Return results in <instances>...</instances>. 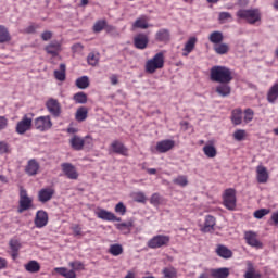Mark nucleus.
<instances>
[{"instance_id":"f257e3e1","label":"nucleus","mask_w":278,"mask_h":278,"mask_svg":"<svg viewBox=\"0 0 278 278\" xmlns=\"http://www.w3.org/2000/svg\"><path fill=\"white\" fill-rule=\"evenodd\" d=\"M210 79L215 84H231L233 81V73L227 66L215 65L210 71Z\"/></svg>"},{"instance_id":"f03ea898","label":"nucleus","mask_w":278,"mask_h":278,"mask_svg":"<svg viewBox=\"0 0 278 278\" xmlns=\"http://www.w3.org/2000/svg\"><path fill=\"white\" fill-rule=\"evenodd\" d=\"M165 55L166 51H160L154 55L153 59H149L144 66L146 73L153 75V73H156V71H162L165 64Z\"/></svg>"},{"instance_id":"7ed1b4c3","label":"nucleus","mask_w":278,"mask_h":278,"mask_svg":"<svg viewBox=\"0 0 278 278\" xmlns=\"http://www.w3.org/2000/svg\"><path fill=\"white\" fill-rule=\"evenodd\" d=\"M237 18L241 21H247L249 25H255V23H260L262 21V13L260 9H240L236 13Z\"/></svg>"},{"instance_id":"20e7f679","label":"nucleus","mask_w":278,"mask_h":278,"mask_svg":"<svg viewBox=\"0 0 278 278\" xmlns=\"http://www.w3.org/2000/svg\"><path fill=\"white\" fill-rule=\"evenodd\" d=\"M34 207V199L29 197L26 189L23 186L20 187V200H18V214H23V212H27Z\"/></svg>"},{"instance_id":"39448f33","label":"nucleus","mask_w":278,"mask_h":278,"mask_svg":"<svg viewBox=\"0 0 278 278\" xmlns=\"http://www.w3.org/2000/svg\"><path fill=\"white\" fill-rule=\"evenodd\" d=\"M86 144H92V137L87 135L85 137H79V135H74L70 139V146L74 151H84Z\"/></svg>"},{"instance_id":"423d86ee","label":"nucleus","mask_w":278,"mask_h":278,"mask_svg":"<svg viewBox=\"0 0 278 278\" xmlns=\"http://www.w3.org/2000/svg\"><path fill=\"white\" fill-rule=\"evenodd\" d=\"M168 244H170V236L156 235L148 241L147 247L149 249H162L168 247Z\"/></svg>"},{"instance_id":"0eeeda50","label":"nucleus","mask_w":278,"mask_h":278,"mask_svg":"<svg viewBox=\"0 0 278 278\" xmlns=\"http://www.w3.org/2000/svg\"><path fill=\"white\" fill-rule=\"evenodd\" d=\"M31 125H34V114H30V116L25 114L16 124L15 131L23 136V134H27L31 129Z\"/></svg>"},{"instance_id":"6e6552de","label":"nucleus","mask_w":278,"mask_h":278,"mask_svg":"<svg viewBox=\"0 0 278 278\" xmlns=\"http://www.w3.org/2000/svg\"><path fill=\"white\" fill-rule=\"evenodd\" d=\"M223 203L226 210H230L231 212L236 210V189L229 188L224 191Z\"/></svg>"},{"instance_id":"1a4fd4ad","label":"nucleus","mask_w":278,"mask_h":278,"mask_svg":"<svg viewBox=\"0 0 278 278\" xmlns=\"http://www.w3.org/2000/svg\"><path fill=\"white\" fill-rule=\"evenodd\" d=\"M34 127L35 129H37V131H41V132L49 131V129L53 127V122L51 121V116L43 115V116L36 117L34 119Z\"/></svg>"},{"instance_id":"9d476101","label":"nucleus","mask_w":278,"mask_h":278,"mask_svg":"<svg viewBox=\"0 0 278 278\" xmlns=\"http://www.w3.org/2000/svg\"><path fill=\"white\" fill-rule=\"evenodd\" d=\"M46 108L48 112H50L52 116H54V118L60 117V114H62V105L60 104V101H58V99L50 98L46 102Z\"/></svg>"},{"instance_id":"9b49d317","label":"nucleus","mask_w":278,"mask_h":278,"mask_svg":"<svg viewBox=\"0 0 278 278\" xmlns=\"http://www.w3.org/2000/svg\"><path fill=\"white\" fill-rule=\"evenodd\" d=\"M175 149V140L173 139H164L156 142L155 151L156 153H168V151H173Z\"/></svg>"},{"instance_id":"f8f14e48","label":"nucleus","mask_w":278,"mask_h":278,"mask_svg":"<svg viewBox=\"0 0 278 278\" xmlns=\"http://www.w3.org/2000/svg\"><path fill=\"white\" fill-rule=\"evenodd\" d=\"M110 149L112 153H116L117 155H123L124 157L129 156V149L125 147V143L121 142L119 140H114L111 143Z\"/></svg>"},{"instance_id":"ddd939ff","label":"nucleus","mask_w":278,"mask_h":278,"mask_svg":"<svg viewBox=\"0 0 278 278\" xmlns=\"http://www.w3.org/2000/svg\"><path fill=\"white\" fill-rule=\"evenodd\" d=\"M55 195V189L53 187L42 188L38 192V202L39 203H49L51 199Z\"/></svg>"},{"instance_id":"4468645a","label":"nucleus","mask_w":278,"mask_h":278,"mask_svg":"<svg viewBox=\"0 0 278 278\" xmlns=\"http://www.w3.org/2000/svg\"><path fill=\"white\" fill-rule=\"evenodd\" d=\"M96 216L97 218H100L101 220H108V222H116V223H121V217H117L114 213L104 210V208H98L96 211Z\"/></svg>"},{"instance_id":"2eb2a0df","label":"nucleus","mask_w":278,"mask_h":278,"mask_svg":"<svg viewBox=\"0 0 278 278\" xmlns=\"http://www.w3.org/2000/svg\"><path fill=\"white\" fill-rule=\"evenodd\" d=\"M61 168L67 179H79V173H77V168L72 163H62Z\"/></svg>"},{"instance_id":"dca6fc26","label":"nucleus","mask_w":278,"mask_h":278,"mask_svg":"<svg viewBox=\"0 0 278 278\" xmlns=\"http://www.w3.org/2000/svg\"><path fill=\"white\" fill-rule=\"evenodd\" d=\"M134 47L141 51H144L149 47V35L139 33L134 37Z\"/></svg>"},{"instance_id":"f3484780","label":"nucleus","mask_w":278,"mask_h":278,"mask_svg":"<svg viewBox=\"0 0 278 278\" xmlns=\"http://www.w3.org/2000/svg\"><path fill=\"white\" fill-rule=\"evenodd\" d=\"M244 240L249 247H253L254 249H262L264 247L262 241L257 240V232L245 231Z\"/></svg>"},{"instance_id":"a211bd4d","label":"nucleus","mask_w":278,"mask_h":278,"mask_svg":"<svg viewBox=\"0 0 278 278\" xmlns=\"http://www.w3.org/2000/svg\"><path fill=\"white\" fill-rule=\"evenodd\" d=\"M46 53L52 58H58L62 52V42L53 40L45 47Z\"/></svg>"},{"instance_id":"6ab92c4d","label":"nucleus","mask_w":278,"mask_h":278,"mask_svg":"<svg viewBox=\"0 0 278 278\" xmlns=\"http://www.w3.org/2000/svg\"><path fill=\"white\" fill-rule=\"evenodd\" d=\"M34 223L37 229H42V227H47V225L49 224V214L42 210L37 211Z\"/></svg>"},{"instance_id":"aec40b11","label":"nucleus","mask_w":278,"mask_h":278,"mask_svg":"<svg viewBox=\"0 0 278 278\" xmlns=\"http://www.w3.org/2000/svg\"><path fill=\"white\" fill-rule=\"evenodd\" d=\"M269 178L268 169L264 165L256 166L257 184H268Z\"/></svg>"},{"instance_id":"412c9836","label":"nucleus","mask_w":278,"mask_h":278,"mask_svg":"<svg viewBox=\"0 0 278 278\" xmlns=\"http://www.w3.org/2000/svg\"><path fill=\"white\" fill-rule=\"evenodd\" d=\"M216 227V217L212 215H206L204 220V226L201 228L203 233H212Z\"/></svg>"},{"instance_id":"4be33fe9","label":"nucleus","mask_w":278,"mask_h":278,"mask_svg":"<svg viewBox=\"0 0 278 278\" xmlns=\"http://www.w3.org/2000/svg\"><path fill=\"white\" fill-rule=\"evenodd\" d=\"M215 253L216 255H218V257H222L223 260H231V257H233V252L223 244H217Z\"/></svg>"},{"instance_id":"5701e85b","label":"nucleus","mask_w":278,"mask_h":278,"mask_svg":"<svg viewBox=\"0 0 278 278\" xmlns=\"http://www.w3.org/2000/svg\"><path fill=\"white\" fill-rule=\"evenodd\" d=\"M38 170H40V163H38V161H36L35 159L29 160L25 167L26 175H29V177H34V175H38Z\"/></svg>"},{"instance_id":"b1692460","label":"nucleus","mask_w":278,"mask_h":278,"mask_svg":"<svg viewBox=\"0 0 278 278\" xmlns=\"http://www.w3.org/2000/svg\"><path fill=\"white\" fill-rule=\"evenodd\" d=\"M156 42H163V45H168L170 42V30L166 28L159 29L155 34Z\"/></svg>"},{"instance_id":"393cba45","label":"nucleus","mask_w":278,"mask_h":278,"mask_svg":"<svg viewBox=\"0 0 278 278\" xmlns=\"http://www.w3.org/2000/svg\"><path fill=\"white\" fill-rule=\"evenodd\" d=\"M197 47V37H190L182 48V58H188V54L194 51Z\"/></svg>"},{"instance_id":"a878e982","label":"nucleus","mask_w":278,"mask_h":278,"mask_svg":"<svg viewBox=\"0 0 278 278\" xmlns=\"http://www.w3.org/2000/svg\"><path fill=\"white\" fill-rule=\"evenodd\" d=\"M215 92L223 98L229 97L231 94V86H229V83H219L215 88Z\"/></svg>"},{"instance_id":"bb28decb","label":"nucleus","mask_w":278,"mask_h":278,"mask_svg":"<svg viewBox=\"0 0 278 278\" xmlns=\"http://www.w3.org/2000/svg\"><path fill=\"white\" fill-rule=\"evenodd\" d=\"M132 29H149V17L141 15L134 22Z\"/></svg>"},{"instance_id":"cd10ccee","label":"nucleus","mask_w":278,"mask_h":278,"mask_svg":"<svg viewBox=\"0 0 278 278\" xmlns=\"http://www.w3.org/2000/svg\"><path fill=\"white\" fill-rule=\"evenodd\" d=\"M243 277L244 278H262V273L255 270V266H253V263L248 262L247 271Z\"/></svg>"},{"instance_id":"c85d7f7f","label":"nucleus","mask_w":278,"mask_h":278,"mask_svg":"<svg viewBox=\"0 0 278 278\" xmlns=\"http://www.w3.org/2000/svg\"><path fill=\"white\" fill-rule=\"evenodd\" d=\"M211 277L213 278H228L229 277V268L222 267L217 269H211Z\"/></svg>"},{"instance_id":"c756f323","label":"nucleus","mask_w":278,"mask_h":278,"mask_svg":"<svg viewBox=\"0 0 278 278\" xmlns=\"http://www.w3.org/2000/svg\"><path fill=\"white\" fill-rule=\"evenodd\" d=\"M278 99V83H275L267 92L268 103H275Z\"/></svg>"},{"instance_id":"7c9ffc66","label":"nucleus","mask_w":278,"mask_h":278,"mask_svg":"<svg viewBox=\"0 0 278 278\" xmlns=\"http://www.w3.org/2000/svg\"><path fill=\"white\" fill-rule=\"evenodd\" d=\"M11 40L12 35H10V30H8V27L0 25V45L10 42Z\"/></svg>"},{"instance_id":"2f4dec72","label":"nucleus","mask_w":278,"mask_h":278,"mask_svg":"<svg viewBox=\"0 0 278 278\" xmlns=\"http://www.w3.org/2000/svg\"><path fill=\"white\" fill-rule=\"evenodd\" d=\"M54 270H55V273L61 275V277L77 278V274H75V270H73V269L68 270L65 267H56V268H54Z\"/></svg>"},{"instance_id":"473e14b6","label":"nucleus","mask_w":278,"mask_h":278,"mask_svg":"<svg viewBox=\"0 0 278 278\" xmlns=\"http://www.w3.org/2000/svg\"><path fill=\"white\" fill-rule=\"evenodd\" d=\"M86 118H88V109L86 106L78 108L75 113V119L78 123H84V121H86Z\"/></svg>"},{"instance_id":"72a5a7b5","label":"nucleus","mask_w":278,"mask_h":278,"mask_svg":"<svg viewBox=\"0 0 278 278\" xmlns=\"http://www.w3.org/2000/svg\"><path fill=\"white\" fill-rule=\"evenodd\" d=\"M54 77L58 81H66V64H60V70L54 71Z\"/></svg>"},{"instance_id":"f704fd0d","label":"nucleus","mask_w":278,"mask_h":278,"mask_svg":"<svg viewBox=\"0 0 278 278\" xmlns=\"http://www.w3.org/2000/svg\"><path fill=\"white\" fill-rule=\"evenodd\" d=\"M116 229H118V231H123L124 233H131V229H134V220L117 224Z\"/></svg>"},{"instance_id":"c9c22d12","label":"nucleus","mask_w":278,"mask_h":278,"mask_svg":"<svg viewBox=\"0 0 278 278\" xmlns=\"http://www.w3.org/2000/svg\"><path fill=\"white\" fill-rule=\"evenodd\" d=\"M208 40L213 45H220V42H223V40H225V36H223V34L220 31L215 30L210 34Z\"/></svg>"},{"instance_id":"e433bc0d","label":"nucleus","mask_w":278,"mask_h":278,"mask_svg":"<svg viewBox=\"0 0 278 278\" xmlns=\"http://www.w3.org/2000/svg\"><path fill=\"white\" fill-rule=\"evenodd\" d=\"M213 49L217 55H227V53H229V45L227 43H217L213 47Z\"/></svg>"},{"instance_id":"4c0bfd02","label":"nucleus","mask_w":278,"mask_h":278,"mask_svg":"<svg viewBox=\"0 0 278 278\" xmlns=\"http://www.w3.org/2000/svg\"><path fill=\"white\" fill-rule=\"evenodd\" d=\"M73 101L77 104L84 105L88 103V94L84 91H79L73 96Z\"/></svg>"},{"instance_id":"58836bf2","label":"nucleus","mask_w":278,"mask_h":278,"mask_svg":"<svg viewBox=\"0 0 278 278\" xmlns=\"http://www.w3.org/2000/svg\"><path fill=\"white\" fill-rule=\"evenodd\" d=\"M231 121L235 125H242V109L232 110Z\"/></svg>"},{"instance_id":"ea45409f","label":"nucleus","mask_w":278,"mask_h":278,"mask_svg":"<svg viewBox=\"0 0 278 278\" xmlns=\"http://www.w3.org/2000/svg\"><path fill=\"white\" fill-rule=\"evenodd\" d=\"M27 273H40V263L38 261H30L25 265Z\"/></svg>"},{"instance_id":"a19ab883","label":"nucleus","mask_w":278,"mask_h":278,"mask_svg":"<svg viewBox=\"0 0 278 278\" xmlns=\"http://www.w3.org/2000/svg\"><path fill=\"white\" fill-rule=\"evenodd\" d=\"M203 153L204 155H206V157H216L217 155V151H216V147H214L213 144H206L203 147Z\"/></svg>"},{"instance_id":"79ce46f5","label":"nucleus","mask_w":278,"mask_h":278,"mask_svg":"<svg viewBox=\"0 0 278 278\" xmlns=\"http://www.w3.org/2000/svg\"><path fill=\"white\" fill-rule=\"evenodd\" d=\"M76 86L80 90H86V88H88V86H90V80L88 79V76H81V77L77 78Z\"/></svg>"},{"instance_id":"37998d69","label":"nucleus","mask_w":278,"mask_h":278,"mask_svg":"<svg viewBox=\"0 0 278 278\" xmlns=\"http://www.w3.org/2000/svg\"><path fill=\"white\" fill-rule=\"evenodd\" d=\"M109 253L114 257H118V255H123V245L118 243L112 244L109 249Z\"/></svg>"},{"instance_id":"c03bdc74","label":"nucleus","mask_w":278,"mask_h":278,"mask_svg":"<svg viewBox=\"0 0 278 278\" xmlns=\"http://www.w3.org/2000/svg\"><path fill=\"white\" fill-rule=\"evenodd\" d=\"M99 60H100V54L96 52H91L87 56V62L89 66H97V64H99Z\"/></svg>"},{"instance_id":"a18cd8bd","label":"nucleus","mask_w":278,"mask_h":278,"mask_svg":"<svg viewBox=\"0 0 278 278\" xmlns=\"http://www.w3.org/2000/svg\"><path fill=\"white\" fill-rule=\"evenodd\" d=\"M173 184L180 186V188H186V186H188V176L179 175L178 177L174 178Z\"/></svg>"},{"instance_id":"49530a36","label":"nucleus","mask_w":278,"mask_h":278,"mask_svg":"<svg viewBox=\"0 0 278 278\" xmlns=\"http://www.w3.org/2000/svg\"><path fill=\"white\" fill-rule=\"evenodd\" d=\"M105 25H108V22H105V20H100L96 22L93 25V31L96 34L103 31L105 29Z\"/></svg>"},{"instance_id":"de8ad7c7","label":"nucleus","mask_w":278,"mask_h":278,"mask_svg":"<svg viewBox=\"0 0 278 278\" xmlns=\"http://www.w3.org/2000/svg\"><path fill=\"white\" fill-rule=\"evenodd\" d=\"M163 275L165 278H175L177 277V269L175 267H165Z\"/></svg>"},{"instance_id":"09e8293b","label":"nucleus","mask_w":278,"mask_h":278,"mask_svg":"<svg viewBox=\"0 0 278 278\" xmlns=\"http://www.w3.org/2000/svg\"><path fill=\"white\" fill-rule=\"evenodd\" d=\"M68 266L72 267V270H86V265H84L80 261L70 262Z\"/></svg>"},{"instance_id":"8fccbe9b","label":"nucleus","mask_w":278,"mask_h":278,"mask_svg":"<svg viewBox=\"0 0 278 278\" xmlns=\"http://www.w3.org/2000/svg\"><path fill=\"white\" fill-rule=\"evenodd\" d=\"M162 195H160V193H153L150 198V203L151 205L157 206V205H162Z\"/></svg>"},{"instance_id":"3c124183","label":"nucleus","mask_w":278,"mask_h":278,"mask_svg":"<svg viewBox=\"0 0 278 278\" xmlns=\"http://www.w3.org/2000/svg\"><path fill=\"white\" fill-rule=\"evenodd\" d=\"M233 138L235 140H237L238 142H242V140L244 138H247V130L243 129H238L233 132Z\"/></svg>"},{"instance_id":"603ef678","label":"nucleus","mask_w":278,"mask_h":278,"mask_svg":"<svg viewBox=\"0 0 278 278\" xmlns=\"http://www.w3.org/2000/svg\"><path fill=\"white\" fill-rule=\"evenodd\" d=\"M134 201H136V203H147V195H144V192L142 191L135 192Z\"/></svg>"},{"instance_id":"864d4df0","label":"nucleus","mask_w":278,"mask_h":278,"mask_svg":"<svg viewBox=\"0 0 278 278\" xmlns=\"http://www.w3.org/2000/svg\"><path fill=\"white\" fill-rule=\"evenodd\" d=\"M116 214H121V216H125L127 214V206L123 202H119L115 205Z\"/></svg>"},{"instance_id":"5fc2aeb1","label":"nucleus","mask_w":278,"mask_h":278,"mask_svg":"<svg viewBox=\"0 0 278 278\" xmlns=\"http://www.w3.org/2000/svg\"><path fill=\"white\" fill-rule=\"evenodd\" d=\"M270 214V210L268 208H260L257 211L254 212V218H264V216Z\"/></svg>"},{"instance_id":"6e6d98bb","label":"nucleus","mask_w":278,"mask_h":278,"mask_svg":"<svg viewBox=\"0 0 278 278\" xmlns=\"http://www.w3.org/2000/svg\"><path fill=\"white\" fill-rule=\"evenodd\" d=\"M253 116H255V112L252 109L244 110V123H251L253 121Z\"/></svg>"},{"instance_id":"4d7b16f0","label":"nucleus","mask_w":278,"mask_h":278,"mask_svg":"<svg viewBox=\"0 0 278 278\" xmlns=\"http://www.w3.org/2000/svg\"><path fill=\"white\" fill-rule=\"evenodd\" d=\"M4 153H10V144L5 141H0V155Z\"/></svg>"},{"instance_id":"13d9d810","label":"nucleus","mask_w":278,"mask_h":278,"mask_svg":"<svg viewBox=\"0 0 278 278\" xmlns=\"http://www.w3.org/2000/svg\"><path fill=\"white\" fill-rule=\"evenodd\" d=\"M9 245L11 251H21V243L18 242V240H11Z\"/></svg>"},{"instance_id":"bf43d9fd","label":"nucleus","mask_w":278,"mask_h":278,"mask_svg":"<svg viewBox=\"0 0 278 278\" xmlns=\"http://www.w3.org/2000/svg\"><path fill=\"white\" fill-rule=\"evenodd\" d=\"M51 38H53V33L51 30H46L41 34V40H43V42H48Z\"/></svg>"},{"instance_id":"052dcab7","label":"nucleus","mask_w":278,"mask_h":278,"mask_svg":"<svg viewBox=\"0 0 278 278\" xmlns=\"http://www.w3.org/2000/svg\"><path fill=\"white\" fill-rule=\"evenodd\" d=\"M84 51V45L77 42L72 46V53H81Z\"/></svg>"},{"instance_id":"680f3d73","label":"nucleus","mask_w":278,"mask_h":278,"mask_svg":"<svg viewBox=\"0 0 278 278\" xmlns=\"http://www.w3.org/2000/svg\"><path fill=\"white\" fill-rule=\"evenodd\" d=\"M71 229L74 236H84V233H81V226H79V224H75L71 227Z\"/></svg>"},{"instance_id":"e2e57ef3","label":"nucleus","mask_w":278,"mask_h":278,"mask_svg":"<svg viewBox=\"0 0 278 278\" xmlns=\"http://www.w3.org/2000/svg\"><path fill=\"white\" fill-rule=\"evenodd\" d=\"M229 18H231V13H229V12H220L218 15V20L220 22L229 21Z\"/></svg>"},{"instance_id":"0e129e2a","label":"nucleus","mask_w":278,"mask_h":278,"mask_svg":"<svg viewBox=\"0 0 278 278\" xmlns=\"http://www.w3.org/2000/svg\"><path fill=\"white\" fill-rule=\"evenodd\" d=\"M8 129V119L5 116H0V131Z\"/></svg>"},{"instance_id":"69168bd1","label":"nucleus","mask_w":278,"mask_h":278,"mask_svg":"<svg viewBox=\"0 0 278 278\" xmlns=\"http://www.w3.org/2000/svg\"><path fill=\"white\" fill-rule=\"evenodd\" d=\"M3 268H8V261L0 257V270H3Z\"/></svg>"},{"instance_id":"338daca9","label":"nucleus","mask_w":278,"mask_h":278,"mask_svg":"<svg viewBox=\"0 0 278 278\" xmlns=\"http://www.w3.org/2000/svg\"><path fill=\"white\" fill-rule=\"evenodd\" d=\"M26 34H36V26L35 25H30L25 29Z\"/></svg>"},{"instance_id":"774afa93","label":"nucleus","mask_w":278,"mask_h":278,"mask_svg":"<svg viewBox=\"0 0 278 278\" xmlns=\"http://www.w3.org/2000/svg\"><path fill=\"white\" fill-rule=\"evenodd\" d=\"M271 220L274 225H278V212L271 214Z\"/></svg>"}]
</instances>
